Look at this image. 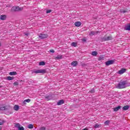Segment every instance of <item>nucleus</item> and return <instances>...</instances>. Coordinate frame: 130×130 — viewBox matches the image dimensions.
<instances>
[{
    "label": "nucleus",
    "instance_id": "nucleus-21",
    "mask_svg": "<svg viewBox=\"0 0 130 130\" xmlns=\"http://www.w3.org/2000/svg\"><path fill=\"white\" fill-rule=\"evenodd\" d=\"M14 77H11V76L7 77V80L8 81H12V80H14Z\"/></svg>",
    "mask_w": 130,
    "mask_h": 130
},
{
    "label": "nucleus",
    "instance_id": "nucleus-25",
    "mask_svg": "<svg viewBox=\"0 0 130 130\" xmlns=\"http://www.w3.org/2000/svg\"><path fill=\"white\" fill-rule=\"evenodd\" d=\"M71 46H74V47H77V43L73 42L71 44Z\"/></svg>",
    "mask_w": 130,
    "mask_h": 130
},
{
    "label": "nucleus",
    "instance_id": "nucleus-10",
    "mask_svg": "<svg viewBox=\"0 0 130 130\" xmlns=\"http://www.w3.org/2000/svg\"><path fill=\"white\" fill-rule=\"evenodd\" d=\"M126 31H130V24H127L124 28Z\"/></svg>",
    "mask_w": 130,
    "mask_h": 130
},
{
    "label": "nucleus",
    "instance_id": "nucleus-19",
    "mask_svg": "<svg viewBox=\"0 0 130 130\" xmlns=\"http://www.w3.org/2000/svg\"><path fill=\"white\" fill-rule=\"evenodd\" d=\"M62 58V55H58L55 58V59H61Z\"/></svg>",
    "mask_w": 130,
    "mask_h": 130
},
{
    "label": "nucleus",
    "instance_id": "nucleus-20",
    "mask_svg": "<svg viewBox=\"0 0 130 130\" xmlns=\"http://www.w3.org/2000/svg\"><path fill=\"white\" fill-rule=\"evenodd\" d=\"M9 75L10 76H16V75H17V72H10Z\"/></svg>",
    "mask_w": 130,
    "mask_h": 130
},
{
    "label": "nucleus",
    "instance_id": "nucleus-17",
    "mask_svg": "<svg viewBox=\"0 0 130 130\" xmlns=\"http://www.w3.org/2000/svg\"><path fill=\"white\" fill-rule=\"evenodd\" d=\"M129 108V107L128 106H124L122 108V110H124V111L128 110V109Z\"/></svg>",
    "mask_w": 130,
    "mask_h": 130
},
{
    "label": "nucleus",
    "instance_id": "nucleus-7",
    "mask_svg": "<svg viewBox=\"0 0 130 130\" xmlns=\"http://www.w3.org/2000/svg\"><path fill=\"white\" fill-rule=\"evenodd\" d=\"M125 72H126V69L123 68L119 71L118 72H117V74H118L119 75H122L124 74Z\"/></svg>",
    "mask_w": 130,
    "mask_h": 130
},
{
    "label": "nucleus",
    "instance_id": "nucleus-36",
    "mask_svg": "<svg viewBox=\"0 0 130 130\" xmlns=\"http://www.w3.org/2000/svg\"><path fill=\"white\" fill-rule=\"evenodd\" d=\"M121 13H123V14H124V13H126L127 12V10H124V11H121Z\"/></svg>",
    "mask_w": 130,
    "mask_h": 130
},
{
    "label": "nucleus",
    "instance_id": "nucleus-8",
    "mask_svg": "<svg viewBox=\"0 0 130 130\" xmlns=\"http://www.w3.org/2000/svg\"><path fill=\"white\" fill-rule=\"evenodd\" d=\"M106 66H110V64H113L114 63V60H108L106 62Z\"/></svg>",
    "mask_w": 130,
    "mask_h": 130
},
{
    "label": "nucleus",
    "instance_id": "nucleus-3",
    "mask_svg": "<svg viewBox=\"0 0 130 130\" xmlns=\"http://www.w3.org/2000/svg\"><path fill=\"white\" fill-rule=\"evenodd\" d=\"M15 127H16V128H18V130H24V127L23 126H21V125H20V123H15L14 125Z\"/></svg>",
    "mask_w": 130,
    "mask_h": 130
},
{
    "label": "nucleus",
    "instance_id": "nucleus-9",
    "mask_svg": "<svg viewBox=\"0 0 130 130\" xmlns=\"http://www.w3.org/2000/svg\"><path fill=\"white\" fill-rule=\"evenodd\" d=\"M74 25L76 26V27H80V26L82 25V23H81L80 21H76L75 22Z\"/></svg>",
    "mask_w": 130,
    "mask_h": 130
},
{
    "label": "nucleus",
    "instance_id": "nucleus-23",
    "mask_svg": "<svg viewBox=\"0 0 130 130\" xmlns=\"http://www.w3.org/2000/svg\"><path fill=\"white\" fill-rule=\"evenodd\" d=\"M97 54H98V53L96 51H93L91 53V55H93V56H96V55H97Z\"/></svg>",
    "mask_w": 130,
    "mask_h": 130
},
{
    "label": "nucleus",
    "instance_id": "nucleus-11",
    "mask_svg": "<svg viewBox=\"0 0 130 130\" xmlns=\"http://www.w3.org/2000/svg\"><path fill=\"white\" fill-rule=\"evenodd\" d=\"M63 103H64V101H63V100H60L57 103V105H61L63 104Z\"/></svg>",
    "mask_w": 130,
    "mask_h": 130
},
{
    "label": "nucleus",
    "instance_id": "nucleus-37",
    "mask_svg": "<svg viewBox=\"0 0 130 130\" xmlns=\"http://www.w3.org/2000/svg\"><path fill=\"white\" fill-rule=\"evenodd\" d=\"M82 40L83 42H86V41H87V40L86 39V38H83Z\"/></svg>",
    "mask_w": 130,
    "mask_h": 130
},
{
    "label": "nucleus",
    "instance_id": "nucleus-4",
    "mask_svg": "<svg viewBox=\"0 0 130 130\" xmlns=\"http://www.w3.org/2000/svg\"><path fill=\"white\" fill-rule=\"evenodd\" d=\"M22 10H23V8H21L19 6H14L12 7V11H14L15 12L22 11Z\"/></svg>",
    "mask_w": 130,
    "mask_h": 130
},
{
    "label": "nucleus",
    "instance_id": "nucleus-1",
    "mask_svg": "<svg viewBox=\"0 0 130 130\" xmlns=\"http://www.w3.org/2000/svg\"><path fill=\"white\" fill-rule=\"evenodd\" d=\"M125 85H126V81H121L116 86V88H117V89H123L125 88Z\"/></svg>",
    "mask_w": 130,
    "mask_h": 130
},
{
    "label": "nucleus",
    "instance_id": "nucleus-31",
    "mask_svg": "<svg viewBox=\"0 0 130 130\" xmlns=\"http://www.w3.org/2000/svg\"><path fill=\"white\" fill-rule=\"evenodd\" d=\"M4 124V121L0 119V125H3Z\"/></svg>",
    "mask_w": 130,
    "mask_h": 130
},
{
    "label": "nucleus",
    "instance_id": "nucleus-15",
    "mask_svg": "<svg viewBox=\"0 0 130 130\" xmlns=\"http://www.w3.org/2000/svg\"><path fill=\"white\" fill-rule=\"evenodd\" d=\"M72 66H73V67H76L77 64H78V61H73L72 63H71Z\"/></svg>",
    "mask_w": 130,
    "mask_h": 130
},
{
    "label": "nucleus",
    "instance_id": "nucleus-12",
    "mask_svg": "<svg viewBox=\"0 0 130 130\" xmlns=\"http://www.w3.org/2000/svg\"><path fill=\"white\" fill-rule=\"evenodd\" d=\"M0 19L4 21L7 19V16L6 15H1Z\"/></svg>",
    "mask_w": 130,
    "mask_h": 130
},
{
    "label": "nucleus",
    "instance_id": "nucleus-18",
    "mask_svg": "<svg viewBox=\"0 0 130 130\" xmlns=\"http://www.w3.org/2000/svg\"><path fill=\"white\" fill-rule=\"evenodd\" d=\"M96 31H90L89 32V36L92 37V36H94L96 34Z\"/></svg>",
    "mask_w": 130,
    "mask_h": 130
},
{
    "label": "nucleus",
    "instance_id": "nucleus-29",
    "mask_svg": "<svg viewBox=\"0 0 130 130\" xmlns=\"http://www.w3.org/2000/svg\"><path fill=\"white\" fill-rule=\"evenodd\" d=\"M24 101H25V102H26V103H29V102H31V100H30V99H27V100H25Z\"/></svg>",
    "mask_w": 130,
    "mask_h": 130
},
{
    "label": "nucleus",
    "instance_id": "nucleus-32",
    "mask_svg": "<svg viewBox=\"0 0 130 130\" xmlns=\"http://www.w3.org/2000/svg\"><path fill=\"white\" fill-rule=\"evenodd\" d=\"M90 93H94L95 92V89H94V88H93L92 89H91L90 91Z\"/></svg>",
    "mask_w": 130,
    "mask_h": 130
},
{
    "label": "nucleus",
    "instance_id": "nucleus-28",
    "mask_svg": "<svg viewBox=\"0 0 130 130\" xmlns=\"http://www.w3.org/2000/svg\"><path fill=\"white\" fill-rule=\"evenodd\" d=\"M6 110V107H0V111Z\"/></svg>",
    "mask_w": 130,
    "mask_h": 130
},
{
    "label": "nucleus",
    "instance_id": "nucleus-40",
    "mask_svg": "<svg viewBox=\"0 0 130 130\" xmlns=\"http://www.w3.org/2000/svg\"><path fill=\"white\" fill-rule=\"evenodd\" d=\"M1 46H2V44L0 43V47H1Z\"/></svg>",
    "mask_w": 130,
    "mask_h": 130
},
{
    "label": "nucleus",
    "instance_id": "nucleus-14",
    "mask_svg": "<svg viewBox=\"0 0 130 130\" xmlns=\"http://www.w3.org/2000/svg\"><path fill=\"white\" fill-rule=\"evenodd\" d=\"M13 108L15 110V111H18V110H19V109H20V107L18 105H15Z\"/></svg>",
    "mask_w": 130,
    "mask_h": 130
},
{
    "label": "nucleus",
    "instance_id": "nucleus-24",
    "mask_svg": "<svg viewBox=\"0 0 130 130\" xmlns=\"http://www.w3.org/2000/svg\"><path fill=\"white\" fill-rule=\"evenodd\" d=\"M39 66H45V62L44 61H41L39 63Z\"/></svg>",
    "mask_w": 130,
    "mask_h": 130
},
{
    "label": "nucleus",
    "instance_id": "nucleus-2",
    "mask_svg": "<svg viewBox=\"0 0 130 130\" xmlns=\"http://www.w3.org/2000/svg\"><path fill=\"white\" fill-rule=\"evenodd\" d=\"M32 73V74H45L46 70L45 69H35Z\"/></svg>",
    "mask_w": 130,
    "mask_h": 130
},
{
    "label": "nucleus",
    "instance_id": "nucleus-30",
    "mask_svg": "<svg viewBox=\"0 0 130 130\" xmlns=\"http://www.w3.org/2000/svg\"><path fill=\"white\" fill-rule=\"evenodd\" d=\"M14 86H18L19 85V82H15L13 83Z\"/></svg>",
    "mask_w": 130,
    "mask_h": 130
},
{
    "label": "nucleus",
    "instance_id": "nucleus-22",
    "mask_svg": "<svg viewBox=\"0 0 130 130\" xmlns=\"http://www.w3.org/2000/svg\"><path fill=\"white\" fill-rule=\"evenodd\" d=\"M109 123H110V121H109V120H107V121H105V122H104L105 125H109Z\"/></svg>",
    "mask_w": 130,
    "mask_h": 130
},
{
    "label": "nucleus",
    "instance_id": "nucleus-6",
    "mask_svg": "<svg viewBox=\"0 0 130 130\" xmlns=\"http://www.w3.org/2000/svg\"><path fill=\"white\" fill-rule=\"evenodd\" d=\"M112 39V37L111 36H110L109 37L105 36L103 38V40L104 41H109V40H111Z\"/></svg>",
    "mask_w": 130,
    "mask_h": 130
},
{
    "label": "nucleus",
    "instance_id": "nucleus-27",
    "mask_svg": "<svg viewBox=\"0 0 130 130\" xmlns=\"http://www.w3.org/2000/svg\"><path fill=\"white\" fill-rule=\"evenodd\" d=\"M28 128H33V125L32 124H29L27 126Z\"/></svg>",
    "mask_w": 130,
    "mask_h": 130
},
{
    "label": "nucleus",
    "instance_id": "nucleus-35",
    "mask_svg": "<svg viewBox=\"0 0 130 130\" xmlns=\"http://www.w3.org/2000/svg\"><path fill=\"white\" fill-rule=\"evenodd\" d=\"M45 129H46L45 127H41V128H40L39 130H45Z\"/></svg>",
    "mask_w": 130,
    "mask_h": 130
},
{
    "label": "nucleus",
    "instance_id": "nucleus-5",
    "mask_svg": "<svg viewBox=\"0 0 130 130\" xmlns=\"http://www.w3.org/2000/svg\"><path fill=\"white\" fill-rule=\"evenodd\" d=\"M39 37L40 39H45V38H47V37H48V35L45 34H41L39 36Z\"/></svg>",
    "mask_w": 130,
    "mask_h": 130
},
{
    "label": "nucleus",
    "instance_id": "nucleus-13",
    "mask_svg": "<svg viewBox=\"0 0 130 130\" xmlns=\"http://www.w3.org/2000/svg\"><path fill=\"white\" fill-rule=\"evenodd\" d=\"M46 99L48 101H49V100H51V99H52V95L49 94V95L46 96Z\"/></svg>",
    "mask_w": 130,
    "mask_h": 130
},
{
    "label": "nucleus",
    "instance_id": "nucleus-26",
    "mask_svg": "<svg viewBox=\"0 0 130 130\" xmlns=\"http://www.w3.org/2000/svg\"><path fill=\"white\" fill-rule=\"evenodd\" d=\"M101 126V125L100 124H96L94 125V128H98L100 127Z\"/></svg>",
    "mask_w": 130,
    "mask_h": 130
},
{
    "label": "nucleus",
    "instance_id": "nucleus-38",
    "mask_svg": "<svg viewBox=\"0 0 130 130\" xmlns=\"http://www.w3.org/2000/svg\"><path fill=\"white\" fill-rule=\"evenodd\" d=\"M50 52H52V53H54V50H50Z\"/></svg>",
    "mask_w": 130,
    "mask_h": 130
},
{
    "label": "nucleus",
    "instance_id": "nucleus-34",
    "mask_svg": "<svg viewBox=\"0 0 130 130\" xmlns=\"http://www.w3.org/2000/svg\"><path fill=\"white\" fill-rule=\"evenodd\" d=\"M99 60H103V57H100L99 58Z\"/></svg>",
    "mask_w": 130,
    "mask_h": 130
},
{
    "label": "nucleus",
    "instance_id": "nucleus-33",
    "mask_svg": "<svg viewBox=\"0 0 130 130\" xmlns=\"http://www.w3.org/2000/svg\"><path fill=\"white\" fill-rule=\"evenodd\" d=\"M47 14H49V13H51V10H48L46 11Z\"/></svg>",
    "mask_w": 130,
    "mask_h": 130
},
{
    "label": "nucleus",
    "instance_id": "nucleus-16",
    "mask_svg": "<svg viewBox=\"0 0 130 130\" xmlns=\"http://www.w3.org/2000/svg\"><path fill=\"white\" fill-rule=\"evenodd\" d=\"M120 108H121V106H118V107L114 108V111H118Z\"/></svg>",
    "mask_w": 130,
    "mask_h": 130
},
{
    "label": "nucleus",
    "instance_id": "nucleus-39",
    "mask_svg": "<svg viewBox=\"0 0 130 130\" xmlns=\"http://www.w3.org/2000/svg\"><path fill=\"white\" fill-rule=\"evenodd\" d=\"M26 102H25V100H24V101L23 102L22 104H23V105H25V104H26Z\"/></svg>",
    "mask_w": 130,
    "mask_h": 130
}]
</instances>
